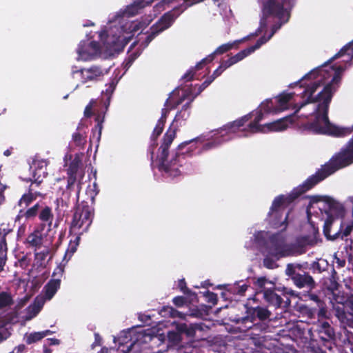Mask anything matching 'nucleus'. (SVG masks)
Segmentation results:
<instances>
[{
    "instance_id": "obj_30",
    "label": "nucleus",
    "mask_w": 353,
    "mask_h": 353,
    "mask_svg": "<svg viewBox=\"0 0 353 353\" xmlns=\"http://www.w3.org/2000/svg\"><path fill=\"white\" fill-rule=\"evenodd\" d=\"M116 86H117V82H114V81L112 80L108 84V88H106L105 92H103V93H104V94L107 97V99L104 103L106 110L108 109V106L110 105L111 97L116 88Z\"/></svg>"
},
{
    "instance_id": "obj_41",
    "label": "nucleus",
    "mask_w": 353,
    "mask_h": 353,
    "mask_svg": "<svg viewBox=\"0 0 353 353\" xmlns=\"http://www.w3.org/2000/svg\"><path fill=\"white\" fill-rule=\"evenodd\" d=\"M212 82V80L209 77L204 81L201 85H199L198 92L194 97V98L202 92L207 87H208Z\"/></svg>"
},
{
    "instance_id": "obj_10",
    "label": "nucleus",
    "mask_w": 353,
    "mask_h": 353,
    "mask_svg": "<svg viewBox=\"0 0 353 353\" xmlns=\"http://www.w3.org/2000/svg\"><path fill=\"white\" fill-rule=\"evenodd\" d=\"M270 253L276 259H279L292 254L293 250L290 245L284 243L283 239H276L272 241Z\"/></svg>"
},
{
    "instance_id": "obj_31",
    "label": "nucleus",
    "mask_w": 353,
    "mask_h": 353,
    "mask_svg": "<svg viewBox=\"0 0 353 353\" xmlns=\"http://www.w3.org/2000/svg\"><path fill=\"white\" fill-rule=\"evenodd\" d=\"M39 218L43 221H48V227H51L53 215L51 212V210L48 207H46L42 210L39 214Z\"/></svg>"
},
{
    "instance_id": "obj_64",
    "label": "nucleus",
    "mask_w": 353,
    "mask_h": 353,
    "mask_svg": "<svg viewBox=\"0 0 353 353\" xmlns=\"http://www.w3.org/2000/svg\"><path fill=\"white\" fill-rule=\"evenodd\" d=\"M228 59H229L230 62L231 63L232 65H233L234 64L238 63L236 61V58H235L234 55L231 57H230Z\"/></svg>"
},
{
    "instance_id": "obj_36",
    "label": "nucleus",
    "mask_w": 353,
    "mask_h": 353,
    "mask_svg": "<svg viewBox=\"0 0 353 353\" xmlns=\"http://www.w3.org/2000/svg\"><path fill=\"white\" fill-rule=\"evenodd\" d=\"M48 175L47 170H41L40 169H34L33 172V177L34 181L42 182L43 178Z\"/></svg>"
},
{
    "instance_id": "obj_2",
    "label": "nucleus",
    "mask_w": 353,
    "mask_h": 353,
    "mask_svg": "<svg viewBox=\"0 0 353 353\" xmlns=\"http://www.w3.org/2000/svg\"><path fill=\"white\" fill-rule=\"evenodd\" d=\"M321 85L320 80L313 82L303 92V94H307L306 99L296 104V108L294 114H296L303 107L312 103L319 102L316 109V113L314 119L303 125L305 130L314 134H323V132L325 130V126L329 125L328 109L329 104L332 100V83L326 84L323 90L316 96L313 94L317 89Z\"/></svg>"
},
{
    "instance_id": "obj_25",
    "label": "nucleus",
    "mask_w": 353,
    "mask_h": 353,
    "mask_svg": "<svg viewBox=\"0 0 353 353\" xmlns=\"http://www.w3.org/2000/svg\"><path fill=\"white\" fill-rule=\"evenodd\" d=\"M294 94V93L283 92L277 97V107L279 112L286 110L288 108V103L292 99Z\"/></svg>"
},
{
    "instance_id": "obj_13",
    "label": "nucleus",
    "mask_w": 353,
    "mask_h": 353,
    "mask_svg": "<svg viewBox=\"0 0 353 353\" xmlns=\"http://www.w3.org/2000/svg\"><path fill=\"white\" fill-rule=\"evenodd\" d=\"M327 205L326 212L332 218H341L345 213V207L337 200H325Z\"/></svg>"
},
{
    "instance_id": "obj_14",
    "label": "nucleus",
    "mask_w": 353,
    "mask_h": 353,
    "mask_svg": "<svg viewBox=\"0 0 353 353\" xmlns=\"http://www.w3.org/2000/svg\"><path fill=\"white\" fill-rule=\"evenodd\" d=\"M251 113H252V117L254 116V118L248 125V128H244L243 131H248L251 133L263 132L265 127L259 124L260 121L263 119V113L262 110H256L255 112H252Z\"/></svg>"
},
{
    "instance_id": "obj_43",
    "label": "nucleus",
    "mask_w": 353,
    "mask_h": 353,
    "mask_svg": "<svg viewBox=\"0 0 353 353\" xmlns=\"http://www.w3.org/2000/svg\"><path fill=\"white\" fill-rule=\"evenodd\" d=\"M194 69L191 68L184 74V75L182 77V79H183L185 81H192L194 79Z\"/></svg>"
},
{
    "instance_id": "obj_44",
    "label": "nucleus",
    "mask_w": 353,
    "mask_h": 353,
    "mask_svg": "<svg viewBox=\"0 0 353 353\" xmlns=\"http://www.w3.org/2000/svg\"><path fill=\"white\" fill-rule=\"evenodd\" d=\"M95 103L94 100H91L90 103L85 106L84 110V116L87 118L92 115V105Z\"/></svg>"
},
{
    "instance_id": "obj_38",
    "label": "nucleus",
    "mask_w": 353,
    "mask_h": 353,
    "mask_svg": "<svg viewBox=\"0 0 353 353\" xmlns=\"http://www.w3.org/2000/svg\"><path fill=\"white\" fill-rule=\"evenodd\" d=\"M72 140L77 146H81L86 142L85 137L79 132H75L72 134Z\"/></svg>"
},
{
    "instance_id": "obj_57",
    "label": "nucleus",
    "mask_w": 353,
    "mask_h": 353,
    "mask_svg": "<svg viewBox=\"0 0 353 353\" xmlns=\"http://www.w3.org/2000/svg\"><path fill=\"white\" fill-rule=\"evenodd\" d=\"M283 4H285L287 7L291 10L295 5L296 0H281Z\"/></svg>"
},
{
    "instance_id": "obj_56",
    "label": "nucleus",
    "mask_w": 353,
    "mask_h": 353,
    "mask_svg": "<svg viewBox=\"0 0 353 353\" xmlns=\"http://www.w3.org/2000/svg\"><path fill=\"white\" fill-rule=\"evenodd\" d=\"M232 66L231 63L230 62L229 59L227 60H223L220 63V68H222L223 70H225L227 68Z\"/></svg>"
},
{
    "instance_id": "obj_42",
    "label": "nucleus",
    "mask_w": 353,
    "mask_h": 353,
    "mask_svg": "<svg viewBox=\"0 0 353 353\" xmlns=\"http://www.w3.org/2000/svg\"><path fill=\"white\" fill-rule=\"evenodd\" d=\"M212 61H210V55H208V57H206L205 58H203V59H201L196 65L194 68H192L193 69H194V71L196 72V70H199L203 68V67L208 64V63H211Z\"/></svg>"
},
{
    "instance_id": "obj_58",
    "label": "nucleus",
    "mask_w": 353,
    "mask_h": 353,
    "mask_svg": "<svg viewBox=\"0 0 353 353\" xmlns=\"http://www.w3.org/2000/svg\"><path fill=\"white\" fill-rule=\"evenodd\" d=\"M88 47L93 49L94 51H97L99 49L98 43L94 41H90L88 44Z\"/></svg>"
},
{
    "instance_id": "obj_33",
    "label": "nucleus",
    "mask_w": 353,
    "mask_h": 353,
    "mask_svg": "<svg viewBox=\"0 0 353 353\" xmlns=\"http://www.w3.org/2000/svg\"><path fill=\"white\" fill-rule=\"evenodd\" d=\"M262 110L265 113H276L279 112L278 107L274 105L272 100L271 99H266L265 101L262 103Z\"/></svg>"
},
{
    "instance_id": "obj_19",
    "label": "nucleus",
    "mask_w": 353,
    "mask_h": 353,
    "mask_svg": "<svg viewBox=\"0 0 353 353\" xmlns=\"http://www.w3.org/2000/svg\"><path fill=\"white\" fill-rule=\"evenodd\" d=\"M240 41H234L232 42H228L227 43L221 45L213 52L209 54L210 61H212L216 55L223 54L224 53L229 52L234 48L237 47Z\"/></svg>"
},
{
    "instance_id": "obj_8",
    "label": "nucleus",
    "mask_w": 353,
    "mask_h": 353,
    "mask_svg": "<svg viewBox=\"0 0 353 353\" xmlns=\"http://www.w3.org/2000/svg\"><path fill=\"white\" fill-rule=\"evenodd\" d=\"M252 113H249L234 121L228 123L216 130V134H220L223 138H229V140H230L232 134L236 133L241 127H243L245 123L252 119Z\"/></svg>"
},
{
    "instance_id": "obj_4",
    "label": "nucleus",
    "mask_w": 353,
    "mask_h": 353,
    "mask_svg": "<svg viewBox=\"0 0 353 353\" xmlns=\"http://www.w3.org/2000/svg\"><path fill=\"white\" fill-rule=\"evenodd\" d=\"M82 162L79 154H76L74 159L71 161L67 170L68 174V185L66 192L63 193V196L65 197H70V192L72 190L75 192L77 199H79V190H74V184L77 179L83 176V172L82 170Z\"/></svg>"
},
{
    "instance_id": "obj_50",
    "label": "nucleus",
    "mask_w": 353,
    "mask_h": 353,
    "mask_svg": "<svg viewBox=\"0 0 353 353\" xmlns=\"http://www.w3.org/2000/svg\"><path fill=\"white\" fill-rule=\"evenodd\" d=\"M34 169H40L41 170H47V165L45 161H38L34 163Z\"/></svg>"
},
{
    "instance_id": "obj_1",
    "label": "nucleus",
    "mask_w": 353,
    "mask_h": 353,
    "mask_svg": "<svg viewBox=\"0 0 353 353\" xmlns=\"http://www.w3.org/2000/svg\"><path fill=\"white\" fill-rule=\"evenodd\" d=\"M176 137V129L170 127L161 139L155 159L158 170L165 179H174L185 173L188 166L187 158L193 155L199 142L203 143L205 140V136L201 135L180 143L169 159L170 147Z\"/></svg>"
},
{
    "instance_id": "obj_48",
    "label": "nucleus",
    "mask_w": 353,
    "mask_h": 353,
    "mask_svg": "<svg viewBox=\"0 0 353 353\" xmlns=\"http://www.w3.org/2000/svg\"><path fill=\"white\" fill-rule=\"evenodd\" d=\"M224 70L222 68H220V65L214 71L213 74L209 77L210 79L212 80V81L220 76Z\"/></svg>"
},
{
    "instance_id": "obj_26",
    "label": "nucleus",
    "mask_w": 353,
    "mask_h": 353,
    "mask_svg": "<svg viewBox=\"0 0 353 353\" xmlns=\"http://www.w3.org/2000/svg\"><path fill=\"white\" fill-rule=\"evenodd\" d=\"M346 54L350 55L351 59H353V40L345 45L328 61V63H332L333 61L341 57Z\"/></svg>"
},
{
    "instance_id": "obj_29",
    "label": "nucleus",
    "mask_w": 353,
    "mask_h": 353,
    "mask_svg": "<svg viewBox=\"0 0 353 353\" xmlns=\"http://www.w3.org/2000/svg\"><path fill=\"white\" fill-rule=\"evenodd\" d=\"M7 246L4 236L0 234V268L5 264L6 259Z\"/></svg>"
},
{
    "instance_id": "obj_34",
    "label": "nucleus",
    "mask_w": 353,
    "mask_h": 353,
    "mask_svg": "<svg viewBox=\"0 0 353 353\" xmlns=\"http://www.w3.org/2000/svg\"><path fill=\"white\" fill-rule=\"evenodd\" d=\"M12 303L11 296L6 292L0 293V308L6 307Z\"/></svg>"
},
{
    "instance_id": "obj_61",
    "label": "nucleus",
    "mask_w": 353,
    "mask_h": 353,
    "mask_svg": "<svg viewBox=\"0 0 353 353\" xmlns=\"http://www.w3.org/2000/svg\"><path fill=\"white\" fill-rule=\"evenodd\" d=\"M7 188V185H1V187H0V199H5L3 192Z\"/></svg>"
},
{
    "instance_id": "obj_22",
    "label": "nucleus",
    "mask_w": 353,
    "mask_h": 353,
    "mask_svg": "<svg viewBox=\"0 0 353 353\" xmlns=\"http://www.w3.org/2000/svg\"><path fill=\"white\" fill-rule=\"evenodd\" d=\"M95 121L97 123L94 128L92 130V135L90 136V141H93L95 140L96 141H99L101 136V131L103 129V123L104 121V115L101 116V114H98L95 117Z\"/></svg>"
},
{
    "instance_id": "obj_18",
    "label": "nucleus",
    "mask_w": 353,
    "mask_h": 353,
    "mask_svg": "<svg viewBox=\"0 0 353 353\" xmlns=\"http://www.w3.org/2000/svg\"><path fill=\"white\" fill-rule=\"evenodd\" d=\"M61 285L60 279H52L45 286V299L50 300L57 291L59 289Z\"/></svg>"
},
{
    "instance_id": "obj_40",
    "label": "nucleus",
    "mask_w": 353,
    "mask_h": 353,
    "mask_svg": "<svg viewBox=\"0 0 353 353\" xmlns=\"http://www.w3.org/2000/svg\"><path fill=\"white\" fill-rule=\"evenodd\" d=\"M251 53H252V51L250 50L249 48H248L246 49H244V50L240 51L239 52L236 54L234 56H235L236 61L239 62V61L243 60L245 57H246Z\"/></svg>"
},
{
    "instance_id": "obj_24",
    "label": "nucleus",
    "mask_w": 353,
    "mask_h": 353,
    "mask_svg": "<svg viewBox=\"0 0 353 353\" xmlns=\"http://www.w3.org/2000/svg\"><path fill=\"white\" fill-rule=\"evenodd\" d=\"M194 99V97H192V99H190L188 102H187L182 106L181 110L180 111L177 112L174 117L175 121H178L180 120L185 121L189 118L191 113V104Z\"/></svg>"
},
{
    "instance_id": "obj_9",
    "label": "nucleus",
    "mask_w": 353,
    "mask_h": 353,
    "mask_svg": "<svg viewBox=\"0 0 353 353\" xmlns=\"http://www.w3.org/2000/svg\"><path fill=\"white\" fill-rule=\"evenodd\" d=\"M257 285L264 289V297L272 305L279 307L282 303L281 298L272 292L270 288H267V285H272V282L268 281L265 278H259L256 281Z\"/></svg>"
},
{
    "instance_id": "obj_59",
    "label": "nucleus",
    "mask_w": 353,
    "mask_h": 353,
    "mask_svg": "<svg viewBox=\"0 0 353 353\" xmlns=\"http://www.w3.org/2000/svg\"><path fill=\"white\" fill-rule=\"evenodd\" d=\"M75 251H76V248L75 247H72L70 250H68L65 252V256H64V258H63V261L65 260V259L68 256V255H69V258L68 259H70L72 256V255L75 252ZM67 260L68 261L69 259H67Z\"/></svg>"
},
{
    "instance_id": "obj_17",
    "label": "nucleus",
    "mask_w": 353,
    "mask_h": 353,
    "mask_svg": "<svg viewBox=\"0 0 353 353\" xmlns=\"http://www.w3.org/2000/svg\"><path fill=\"white\" fill-rule=\"evenodd\" d=\"M41 182L34 181L29 187L28 193H24L21 199H36L37 197H44L46 194L41 191L40 184Z\"/></svg>"
},
{
    "instance_id": "obj_62",
    "label": "nucleus",
    "mask_w": 353,
    "mask_h": 353,
    "mask_svg": "<svg viewBox=\"0 0 353 353\" xmlns=\"http://www.w3.org/2000/svg\"><path fill=\"white\" fill-rule=\"evenodd\" d=\"M264 265L268 267V268H273L274 264L272 263H269V260L268 259H265L264 260Z\"/></svg>"
},
{
    "instance_id": "obj_37",
    "label": "nucleus",
    "mask_w": 353,
    "mask_h": 353,
    "mask_svg": "<svg viewBox=\"0 0 353 353\" xmlns=\"http://www.w3.org/2000/svg\"><path fill=\"white\" fill-rule=\"evenodd\" d=\"M270 39L271 37L270 36H268V37H266L265 36H262L256 41L254 46L249 47V48L252 51V52H253L254 50L259 48L263 44L268 41Z\"/></svg>"
},
{
    "instance_id": "obj_28",
    "label": "nucleus",
    "mask_w": 353,
    "mask_h": 353,
    "mask_svg": "<svg viewBox=\"0 0 353 353\" xmlns=\"http://www.w3.org/2000/svg\"><path fill=\"white\" fill-rule=\"evenodd\" d=\"M52 334L50 330L43 332H33L26 336V342L29 344L40 341L46 336Z\"/></svg>"
},
{
    "instance_id": "obj_5",
    "label": "nucleus",
    "mask_w": 353,
    "mask_h": 353,
    "mask_svg": "<svg viewBox=\"0 0 353 353\" xmlns=\"http://www.w3.org/2000/svg\"><path fill=\"white\" fill-rule=\"evenodd\" d=\"M92 208L87 205L84 201L79 203L74 216L72 228L74 230L81 228L87 230L92 222Z\"/></svg>"
},
{
    "instance_id": "obj_27",
    "label": "nucleus",
    "mask_w": 353,
    "mask_h": 353,
    "mask_svg": "<svg viewBox=\"0 0 353 353\" xmlns=\"http://www.w3.org/2000/svg\"><path fill=\"white\" fill-rule=\"evenodd\" d=\"M88 46L85 42H81L77 48V52L79 54V59L83 61H89L93 59L94 54L90 53L88 50Z\"/></svg>"
},
{
    "instance_id": "obj_7",
    "label": "nucleus",
    "mask_w": 353,
    "mask_h": 353,
    "mask_svg": "<svg viewBox=\"0 0 353 353\" xmlns=\"http://www.w3.org/2000/svg\"><path fill=\"white\" fill-rule=\"evenodd\" d=\"M151 339L150 333L146 332H136L134 330H129L123 331L121 333L118 339L120 345H123L131 341L130 345L128 346L127 350H122V352L127 353L130 351L131 348L138 342H147V339Z\"/></svg>"
},
{
    "instance_id": "obj_51",
    "label": "nucleus",
    "mask_w": 353,
    "mask_h": 353,
    "mask_svg": "<svg viewBox=\"0 0 353 353\" xmlns=\"http://www.w3.org/2000/svg\"><path fill=\"white\" fill-rule=\"evenodd\" d=\"M10 333L8 329H3L0 330V343L6 339L10 336Z\"/></svg>"
},
{
    "instance_id": "obj_32",
    "label": "nucleus",
    "mask_w": 353,
    "mask_h": 353,
    "mask_svg": "<svg viewBox=\"0 0 353 353\" xmlns=\"http://www.w3.org/2000/svg\"><path fill=\"white\" fill-rule=\"evenodd\" d=\"M343 68L342 66H337L335 70L334 75L333 76L331 81L329 83H332V95L333 92L335 91V88H334V84H338L340 83L341 79V73L343 72Z\"/></svg>"
},
{
    "instance_id": "obj_53",
    "label": "nucleus",
    "mask_w": 353,
    "mask_h": 353,
    "mask_svg": "<svg viewBox=\"0 0 353 353\" xmlns=\"http://www.w3.org/2000/svg\"><path fill=\"white\" fill-rule=\"evenodd\" d=\"M302 199H333L332 197L327 195H307L303 196Z\"/></svg>"
},
{
    "instance_id": "obj_63",
    "label": "nucleus",
    "mask_w": 353,
    "mask_h": 353,
    "mask_svg": "<svg viewBox=\"0 0 353 353\" xmlns=\"http://www.w3.org/2000/svg\"><path fill=\"white\" fill-rule=\"evenodd\" d=\"M326 314V310L325 308L321 307L319 312V316L324 317Z\"/></svg>"
},
{
    "instance_id": "obj_21",
    "label": "nucleus",
    "mask_w": 353,
    "mask_h": 353,
    "mask_svg": "<svg viewBox=\"0 0 353 353\" xmlns=\"http://www.w3.org/2000/svg\"><path fill=\"white\" fill-rule=\"evenodd\" d=\"M294 284L299 288H313L314 281L312 278L307 274H296L293 277Z\"/></svg>"
},
{
    "instance_id": "obj_23",
    "label": "nucleus",
    "mask_w": 353,
    "mask_h": 353,
    "mask_svg": "<svg viewBox=\"0 0 353 353\" xmlns=\"http://www.w3.org/2000/svg\"><path fill=\"white\" fill-rule=\"evenodd\" d=\"M43 305L44 301L42 299H37L33 304L27 308V314L25 319L26 321H29L36 316L43 307Z\"/></svg>"
},
{
    "instance_id": "obj_16",
    "label": "nucleus",
    "mask_w": 353,
    "mask_h": 353,
    "mask_svg": "<svg viewBox=\"0 0 353 353\" xmlns=\"http://www.w3.org/2000/svg\"><path fill=\"white\" fill-rule=\"evenodd\" d=\"M154 0H135L131 5L127 6L125 14L128 17L137 14L145 7L150 6Z\"/></svg>"
},
{
    "instance_id": "obj_15",
    "label": "nucleus",
    "mask_w": 353,
    "mask_h": 353,
    "mask_svg": "<svg viewBox=\"0 0 353 353\" xmlns=\"http://www.w3.org/2000/svg\"><path fill=\"white\" fill-rule=\"evenodd\" d=\"M293 114L285 117L272 123L264 125L269 131H283L293 123Z\"/></svg>"
},
{
    "instance_id": "obj_60",
    "label": "nucleus",
    "mask_w": 353,
    "mask_h": 353,
    "mask_svg": "<svg viewBox=\"0 0 353 353\" xmlns=\"http://www.w3.org/2000/svg\"><path fill=\"white\" fill-rule=\"evenodd\" d=\"M334 259H335V260H336L335 263H336L339 265V266H340V267H343V266H344V265H345V261H343V260H340L338 257H336V255L334 256Z\"/></svg>"
},
{
    "instance_id": "obj_54",
    "label": "nucleus",
    "mask_w": 353,
    "mask_h": 353,
    "mask_svg": "<svg viewBox=\"0 0 353 353\" xmlns=\"http://www.w3.org/2000/svg\"><path fill=\"white\" fill-rule=\"evenodd\" d=\"M258 316L260 319H265L269 316V312L266 310L260 309L258 312Z\"/></svg>"
},
{
    "instance_id": "obj_55",
    "label": "nucleus",
    "mask_w": 353,
    "mask_h": 353,
    "mask_svg": "<svg viewBox=\"0 0 353 353\" xmlns=\"http://www.w3.org/2000/svg\"><path fill=\"white\" fill-rule=\"evenodd\" d=\"M206 296L209 299V301L212 303L213 304H215L217 301L216 295L214 294L213 292H208L206 294Z\"/></svg>"
},
{
    "instance_id": "obj_20",
    "label": "nucleus",
    "mask_w": 353,
    "mask_h": 353,
    "mask_svg": "<svg viewBox=\"0 0 353 353\" xmlns=\"http://www.w3.org/2000/svg\"><path fill=\"white\" fill-rule=\"evenodd\" d=\"M214 135L212 136V140L205 138V141H208L207 143L203 144L202 150L206 151L212 148H216L224 142L229 141V138H223L220 134H216V130L213 131Z\"/></svg>"
},
{
    "instance_id": "obj_11",
    "label": "nucleus",
    "mask_w": 353,
    "mask_h": 353,
    "mask_svg": "<svg viewBox=\"0 0 353 353\" xmlns=\"http://www.w3.org/2000/svg\"><path fill=\"white\" fill-rule=\"evenodd\" d=\"M165 124V123H163L162 121H157V123L150 136L151 143L148 148V154L150 155L152 163H155V160H154V149L157 145V139L163 132Z\"/></svg>"
},
{
    "instance_id": "obj_49",
    "label": "nucleus",
    "mask_w": 353,
    "mask_h": 353,
    "mask_svg": "<svg viewBox=\"0 0 353 353\" xmlns=\"http://www.w3.org/2000/svg\"><path fill=\"white\" fill-rule=\"evenodd\" d=\"M169 113V109L168 108H163L161 110V118L158 120L159 121H162L163 123H165L166 122V118H167V116H168V114Z\"/></svg>"
},
{
    "instance_id": "obj_46",
    "label": "nucleus",
    "mask_w": 353,
    "mask_h": 353,
    "mask_svg": "<svg viewBox=\"0 0 353 353\" xmlns=\"http://www.w3.org/2000/svg\"><path fill=\"white\" fill-rule=\"evenodd\" d=\"M279 23H276L274 24L271 29V33L270 34V37L272 38V36L276 32V31L281 28L283 24L285 23L286 22H283V20H279Z\"/></svg>"
},
{
    "instance_id": "obj_35",
    "label": "nucleus",
    "mask_w": 353,
    "mask_h": 353,
    "mask_svg": "<svg viewBox=\"0 0 353 353\" xmlns=\"http://www.w3.org/2000/svg\"><path fill=\"white\" fill-rule=\"evenodd\" d=\"M178 330L180 332L185 333L188 336H193L195 333V327L193 325L181 324L179 325Z\"/></svg>"
},
{
    "instance_id": "obj_39",
    "label": "nucleus",
    "mask_w": 353,
    "mask_h": 353,
    "mask_svg": "<svg viewBox=\"0 0 353 353\" xmlns=\"http://www.w3.org/2000/svg\"><path fill=\"white\" fill-rule=\"evenodd\" d=\"M68 262V260H63V262L59 265L57 268L54 270L52 276L55 277L56 276H58L57 279H60L62 277L63 272H64V268L65 266L66 263Z\"/></svg>"
},
{
    "instance_id": "obj_12",
    "label": "nucleus",
    "mask_w": 353,
    "mask_h": 353,
    "mask_svg": "<svg viewBox=\"0 0 353 353\" xmlns=\"http://www.w3.org/2000/svg\"><path fill=\"white\" fill-rule=\"evenodd\" d=\"M44 227L43 224L41 225L40 227L28 235L26 242L30 246L39 248L47 241L44 234L42 233Z\"/></svg>"
},
{
    "instance_id": "obj_6",
    "label": "nucleus",
    "mask_w": 353,
    "mask_h": 353,
    "mask_svg": "<svg viewBox=\"0 0 353 353\" xmlns=\"http://www.w3.org/2000/svg\"><path fill=\"white\" fill-rule=\"evenodd\" d=\"M106 73H108V70L97 65H92L88 68L72 70V71L73 77L75 74H79L81 84L100 81Z\"/></svg>"
},
{
    "instance_id": "obj_52",
    "label": "nucleus",
    "mask_w": 353,
    "mask_h": 353,
    "mask_svg": "<svg viewBox=\"0 0 353 353\" xmlns=\"http://www.w3.org/2000/svg\"><path fill=\"white\" fill-rule=\"evenodd\" d=\"M37 209H38L37 205H34L32 208H31L27 210L26 216L28 217H31V216H34L37 213Z\"/></svg>"
},
{
    "instance_id": "obj_45",
    "label": "nucleus",
    "mask_w": 353,
    "mask_h": 353,
    "mask_svg": "<svg viewBox=\"0 0 353 353\" xmlns=\"http://www.w3.org/2000/svg\"><path fill=\"white\" fill-rule=\"evenodd\" d=\"M187 94H183L176 101L173 102L170 104V109L174 110L176 109L180 104H181L185 99H187Z\"/></svg>"
},
{
    "instance_id": "obj_3",
    "label": "nucleus",
    "mask_w": 353,
    "mask_h": 353,
    "mask_svg": "<svg viewBox=\"0 0 353 353\" xmlns=\"http://www.w3.org/2000/svg\"><path fill=\"white\" fill-rule=\"evenodd\" d=\"M285 4L277 0H266L262 4V17L260 19V26L256 30V34L261 33L267 28L269 23V17L276 18L283 20V22H288L290 17V11L284 8Z\"/></svg>"
},
{
    "instance_id": "obj_47",
    "label": "nucleus",
    "mask_w": 353,
    "mask_h": 353,
    "mask_svg": "<svg viewBox=\"0 0 353 353\" xmlns=\"http://www.w3.org/2000/svg\"><path fill=\"white\" fill-rule=\"evenodd\" d=\"M173 303L177 307H182L185 303V299L183 296H176L174 298Z\"/></svg>"
}]
</instances>
